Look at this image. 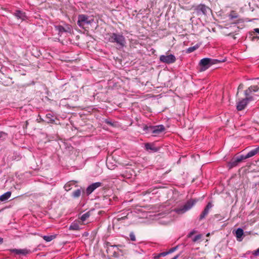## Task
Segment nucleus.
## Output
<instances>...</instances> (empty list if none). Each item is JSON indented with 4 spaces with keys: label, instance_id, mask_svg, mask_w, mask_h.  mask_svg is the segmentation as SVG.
I'll use <instances>...</instances> for the list:
<instances>
[{
    "label": "nucleus",
    "instance_id": "nucleus-38",
    "mask_svg": "<svg viewBox=\"0 0 259 259\" xmlns=\"http://www.w3.org/2000/svg\"><path fill=\"white\" fill-rule=\"evenodd\" d=\"M196 233V231L195 230H192L187 235L188 238H191L193 235L195 234Z\"/></svg>",
    "mask_w": 259,
    "mask_h": 259
},
{
    "label": "nucleus",
    "instance_id": "nucleus-1",
    "mask_svg": "<svg viewBox=\"0 0 259 259\" xmlns=\"http://www.w3.org/2000/svg\"><path fill=\"white\" fill-rule=\"evenodd\" d=\"M109 35L108 41L112 43H116L117 46V48L120 49L125 46V38L122 34L116 33H111L109 34Z\"/></svg>",
    "mask_w": 259,
    "mask_h": 259
},
{
    "label": "nucleus",
    "instance_id": "nucleus-33",
    "mask_svg": "<svg viewBox=\"0 0 259 259\" xmlns=\"http://www.w3.org/2000/svg\"><path fill=\"white\" fill-rule=\"evenodd\" d=\"M104 122L107 124L111 125L112 126H113L114 125V124H115L114 122H112V121H111V120H109L108 119H105Z\"/></svg>",
    "mask_w": 259,
    "mask_h": 259
},
{
    "label": "nucleus",
    "instance_id": "nucleus-25",
    "mask_svg": "<svg viewBox=\"0 0 259 259\" xmlns=\"http://www.w3.org/2000/svg\"><path fill=\"white\" fill-rule=\"evenodd\" d=\"M234 157L238 164L241 162H242L243 160L246 159L244 155H241L238 156H235Z\"/></svg>",
    "mask_w": 259,
    "mask_h": 259
},
{
    "label": "nucleus",
    "instance_id": "nucleus-19",
    "mask_svg": "<svg viewBox=\"0 0 259 259\" xmlns=\"http://www.w3.org/2000/svg\"><path fill=\"white\" fill-rule=\"evenodd\" d=\"M11 195V192L10 191L7 192L5 193L0 196V200L1 201H5L10 198Z\"/></svg>",
    "mask_w": 259,
    "mask_h": 259
},
{
    "label": "nucleus",
    "instance_id": "nucleus-6",
    "mask_svg": "<svg viewBox=\"0 0 259 259\" xmlns=\"http://www.w3.org/2000/svg\"><path fill=\"white\" fill-rule=\"evenodd\" d=\"M165 128L163 125L160 124L155 126H150L148 128V131L153 134L154 136L158 135L164 132Z\"/></svg>",
    "mask_w": 259,
    "mask_h": 259
},
{
    "label": "nucleus",
    "instance_id": "nucleus-29",
    "mask_svg": "<svg viewBox=\"0 0 259 259\" xmlns=\"http://www.w3.org/2000/svg\"><path fill=\"white\" fill-rule=\"evenodd\" d=\"M81 192V189H77L75 191L73 192L72 196L74 198H78L80 196Z\"/></svg>",
    "mask_w": 259,
    "mask_h": 259
},
{
    "label": "nucleus",
    "instance_id": "nucleus-32",
    "mask_svg": "<svg viewBox=\"0 0 259 259\" xmlns=\"http://www.w3.org/2000/svg\"><path fill=\"white\" fill-rule=\"evenodd\" d=\"M202 237V235L201 234H198V235H197L196 236H195L192 239V241L193 242H197L198 240H200Z\"/></svg>",
    "mask_w": 259,
    "mask_h": 259
},
{
    "label": "nucleus",
    "instance_id": "nucleus-22",
    "mask_svg": "<svg viewBox=\"0 0 259 259\" xmlns=\"http://www.w3.org/2000/svg\"><path fill=\"white\" fill-rule=\"evenodd\" d=\"M128 213H127L126 214H125L124 213L119 214L116 217V219L118 221L124 220L128 218Z\"/></svg>",
    "mask_w": 259,
    "mask_h": 259
},
{
    "label": "nucleus",
    "instance_id": "nucleus-16",
    "mask_svg": "<svg viewBox=\"0 0 259 259\" xmlns=\"http://www.w3.org/2000/svg\"><path fill=\"white\" fill-rule=\"evenodd\" d=\"M243 230L240 228H238L235 232V236L237 238V240L239 241H241L242 240V236L243 235Z\"/></svg>",
    "mask_w": 259,
    "mask_h": 259
},
{
    "label": "nucleus",
    "instance_id": "nucleus-14",
    "mask_svg": "<svg viewBox=\"0 0 259 259\" xmlns=\"http://www.w3.org/2000/svg\"><path fill=\"white\" fill-rule=\"evenodd\" d=\"M145 148L146 150L152 152H157L159 150V148L155 147L153 143H146L145 144Z\"/></svg>",
    "mask_w": 259,
    "mask_h": 259
},
{
    "label": "nucleus",
    "instance_id": "nucleus-23",
    "mask_svg": "<svg viewBox=\"0 0 259 259\" xmlns=\"http://www.w3.org/2000/svg\"><path fill=\"white\" fill-rule=\"evenodd\" d=\"M91 210H90V211H88V212H85V213L83 214L80 217V219L81 220V221L82 222H84L85 221V220H87V219L88 218H89L90 217V216L91 215Z\"/></svg>",
    "mask_w": 259,
    "mask_h": 259
},
{
    "label": "nucleus",
    "instance_id": "nucleus-5",
    "mask_svg": "<svg viewBox=\"0 0 259 259\" xmlns=\"http://www.w3.org/2000/svg\"><path fill=\"white\" fill-rule=\"evenodd\" d=\"M193 8L194 10V13H195L197 16L201 15H206L207 11L210 10L209 7L202 4L194 7Z\"/></svg>",
    "mask_w": 259,
    "mask_h": 259
},
{
    "label": "nucleus",
    "instance_id": "nucleus-41",
    "mask_svg": "<svg viewBox=\"0 0 259 259\" xmlns=\"http://www.w3.org/2000/svg\"><path fill=\"white\" fill-rule=\"evenodd\" d=\"M243 88V84H240L238 88V90H241Z\"/></svg>",
    "mask_w": 259,
    "mask_h": 259
},
{
    "label": "nucleus",
    "instance_id": "nucleus-26",
    "mask_svg": "<svg viewBox=\"0 0 259 259\" xmlns=\"http://www.w3.org/2000/svg\"><path fill=\"white\" fill-rule=\"evenodd\" d=\"M234 157L238 164L241 162H242L243 160L246 159L244 155H241L238 156H235Z\"/></svg>",
    "mask_w": 259,
    "mask_h": 259
},
{
    "label": "nucleus",
    "instance_id": "nucleus-40",
    "mask_svg": "<svg viewBox=\"0 0 259 259\" xmlns=\"http://www.w3.org/2000/svg\"><path fill=\"white\" fill-rule=\"evenodd\" d=\"M169 253H168V251H164V252H161L160 253V256H166V255L168 254Z\"/></svg>",
    "mask_w": 259,
    "mask_h": 259
},
{
    "label": "nucleus",
    "instance_id": "nucleus-34",
    "mask_svg": "<svg viewBox=\"0 0 259 259\" xmlns=\"http://www.w3.org/2000/svg\"><path fill=\"white\" fill-rule=\"evenodd\" d=\"M130 240L132 241H135L136 240V236L134 233V232H131L130 234Z\"/></svg>",
    "mask_w": 259,
    "mask_h": 259
},
{
    "label": "nucleus",
    "instance_id": "nucleus-36",
    "mask_svg": "<svg viewBox=\"0 0 259 259\" xmlns=\"http://www.w3.org/2000/svg\"><path fill=\"white\" fill-rule=\"evenodd\" d=\"M106 165H107V166L108 167V168L110 169H113L115 167V165H110V163L108 161V160H107Z\"/></svg>",
    "mask_w": 259,
    "mask_h": 259
},
{
    "label": "nucleus",
    "instance_id": "nucleus-35",
    "mask_svg": "<svg viewBox=\"0 0 259 259\" xmlns=\"http://www.w3.org/2000/svg\"><path fill=\"white\" fill-rule=\"evenodd\" d=\"M246 97L244 98L247 102V104L249 101H252L253 100V98L252 96H250V95H248V96H245Z\"/></svg>",
    "mask_w": 259,
    "mask_h": 259
},
{
    "label": "nucleus",
    "instance_id": "nucleus-30",
    "mask_svg": "<svg viewBox=\"0 0 259 259\" xmlns=\"http://www.w3.org/2000/svg\"><path fill=\"white\" fill-rule=\"evenodd\" d=\"M229 17L230 20H233L234 19L238 18V15L237 14V13L235 12V11H232L229 15Z\"/></svg>",
    "mask_w": 259,
    "mask_h": 259
},
{
    "label": "nucleus",
    "instance_id": "nucleus-18",
    "mask_svg": "<svg viewBox=\"0 0 259 259\" xmlns=\"http://www.w3.org/2000/svg\"><path fill=\"white\" fill-rule=\"evenodd\" d=\"M12 253H14L16 254H23L26 255L28 253V251L26 249H12L10 250Z\"/></svg>",
    "mask_w": 259,
    "mask_h": 259
},
{
    "label": "nucleus",
    "instance_id": "nucleus-28",
    "mask_svg": "<svg viewBox=\"0 0 259 259\" xmlns=\"http://www.w3.org/2000/svg\"><path fill=\"white\" fill-rule=\"evenodd\" d=\"M56 238V235H50V236H43L42 238L46 241V242H50L54 239Z\"/></svg>",
    "mask_w": 259,
    "mask_h": 259
},
{
    "label": "nucleus",
    "instance_id": "nucleus-3",
    "mask_svg": "<svg viewBox=\"0 0 259 259\" xmlns=\"http://www.w3.org/2000/svg\"><path fill=\"white\" fill-rule=\"evenodd\" d=\"M94 21V19L92 16L80 14L78 16L77 24L80 27L84 28L86 25H91Z\"/></svg>",
    "mask_w": 259,
    "mask_h": 259
},
{
    "label": "nucleus",
    "instance_id": "nucleus-8",
    "mask_svg": "<svg viewBox=\"0 0 259 259\" xmlns=\"http://www.w3.org/2000/svg\"><path fill=\"white\" fill-rule=\"evenodd\" d=\"M102 186L101 182H96L89 185L85 190V193L87 196L90 195L95 189Z\"/></svg>",
    "mask_w": 259,
    "mask_h": 259
},
{
    "label": "nucleus",
    "instance_id": "nucleus-42",
    "mask_svg": "<svg viewBox=\"0 0 259 259\" xmlns=\"http://www.w3.org/2000/svg\"><path fill=\"white\" fill-rule=\"evenodd\" d=\"M160 257H161V256H160V253L158 254L156 256H155V258H160Z\"/></svg>",
    "mask_w": 259,
    "mask_h": 259
},
{
    "label": "nucleus",
    "instance_id": "nucleus-43",
    "mask_svg": "<svg viewBox=\"0 0 259 259\" xmlns=\"http://www.w3.org/2000/svg\"><path fill=\"white\" fill-rule=\"evenodd\" d=\"M3 242V238L0 237V244H2Z\"/></svg>",
    "mask_w": 259,
    "mask_h": 259
},
{
    "label": "nucleus",
    "instance_id": "nucleus-9",
    "mask_svg": "<svg viewBox=\"0 0 259 259\" xmlns=\"http://www.w3.org/2000/svg\"><path fill=\"white\" fill-rule=\"evenodd\" d=\"M12 14L18 19L20 20L21 21H25L27 19V17L26 15L25 12L17 10Z\"/></svg>",
    "mask_w": 259,
    "mask_h": 259
},
{
    "label": "nucleus",
    "instance_id": "nucleus-13",
    "mask_svg": "<svg viewBox=\"0 0 259 259\" xmlns=\"http://www.w3.org/2000/svg\"><path fill=\"white\" fill-rule=\"evenodd\" d=\"M247 105V103L245 99H243L240 101L238 102L237 105V109L238 111H241L243 110L246 105Z\"/></svg>",
    "mask_w": 259,
    "mask_h": 259
},
{
    "label": "nucleus",
    "instance_id": "nucleus-7",
    "mask_svg": "<svg viewBox=\"0 0 259 259\" xmlns=\"http://www.w3.org/2000/svg\"><path fill=\"white\" fill-rule=\"evenodd\" d=\"M160 61L166 64H171L174 63L176 58L174 55L170 54L168 55H161L159 57Z\"/></svg>",
    "mask_w": 259,
    "mask_h": 259
},
{
    "label": "nucleus",
    "instance_id": "nucleus-4",
    "mask_svg": "<svg viewBox=\"0 0 259 259\" xmlns=\"http://www.w3.org/2000/svg\"><path fill=\"white\" fill-rule=\"evenodd\" d=\"M197 202L195 199H190L188 200L185 204L179 207L176 208L175 211L178 214H182L190 209Z\"/></svg>",
    "mask_w": 259,
    "mask_h": 259
},
{
    "label": "nucleus",
    "instance_id": "nucleus-15",
    "mask_svg": "<svg viewBox=\"0 0 259 259\" xmlns=\"http://www.w3.org/2000/svg\"><path fill=\"white\" fill-rule=\"evenodd\" d=\"M258 153H259V146L254 149L251 150L247 154L244 155H245L246 158L247 159V158H250V157L256 155Z\"/></svg>",
    "mask_w": 259,
    "mask_h": 259
},
{
    "label": "nucleus",
    "instance_id": "nucleus-39",
    "mask_svg": "<svg viewBox=\"0 0 259 259\" xmlns=\"http://www.w3.org/2000/svg\"><path fill=\"white\" fill-rule=\"evenodd\" d=\"M252 254H253L255 256L259 255V248H257L256 250L253 251L252 252Z\"/></svg>",
    "mask_w": 259,
    "mask_h": 259
},
{
    "label": "nucleus",
    "instance_id": "nucleus-10",
    "mask_svg": "<svg viewBox=\"0 0 259 259\" xmlns=\"http://www.w3.org/2000/svg\"><path fill=\"white\" fill-rule=\"evenodd\" d=\"M212 206L213 204L211 202H209L207 203L204 210L202 211V212L199 215V220L200 221L205 219V218L208 215L210 209L212 207Z\"/></svg>",
    "mask_w": 259,
    "mask_h": 259
},
{
    "label": "nucleus",
    "instance_id": "nucleus-17",
    "mask_svg": "<svg viewBox=\"0 0 259 259\" xmlns=\"http://www.w3.org/2000/svg\"><path fill=\"white\" fill-rule=\"evenodd\" d=\"M80 229L79 224V221L72 223L69 227V230H73V231H78Z\"/></svg>",
    "mask_w": 259,
    "mask_h": 259
},
{
    "label": "nucleus",
    "instance_id": "nucleus-21",
    "mask_svg": "<svg viewBox=\"0 0 259 259\" xmlns=\"http://www.w3.org/2000/svg\"><path fill=\"white\" fill-rule=\"evenodd\" d=\"M55 29L58 31L59 34L61 35L63 33L67 32L65 28L62 25H56L55 26Z\"/></svg>",
    "mask_w": 259,
    "mask_h": 259
},
{
    "label": "nucleus",
    "instance_id": "nucleus-11",
    "mask_svg": "<svg viewBox=\"0 0 259 259\" xmlns=\"http://www.w3.org/2000/svg\"><path fill=\"white\" fill-rule=\"evenodd\" d=\"M249 38L252 41L259 40V28H255L253 31L250 32Z\"/></svg>",
    "mask_w": 259,
    "mask_h": 259
},
{
    "label": "nucleus",
    "instance_id": "nucleus-24",
    "mask_svg": "<svg viewBox=\"0 0 259 259\" xmlns=\"http://www.w3.org/2000/svg\"><path fill=\"white\" fill-rule=\"evenodd\" d=\"M46 121L47 123H53L55 121L52 114L48 113L46 115Z\"/></svg>",
    "mask_w": 259,
    "mask_h": 259
},
{
    "label": "nucleus",
    "instance_id": "nucleus-27",
    "mask_svg": "<svg viewBox=\"0 0 259 259\" xmlns=\"http://www.w3.org/2000/svg\"><path fill=\"white\" fill-rule=\"evenodd\" d=\"M199 47V45L197 44L193 47H189V48H188L186 50V52L187 53H192V52H194V51H195L196 50H197Z\"/></svg>",
    "mask_w": 259,
    "mask_h": 259
},
{
    "label": "nucleus",
    "instance_id": "nucleus-20",
    "mask_svg": "<svg viewBox=\"0 0 259 259\" xmlns=\"http://www.w3.org/2000/svg\"><path fill=\"white\" fill-rule=\"evenodd\" d=\"M238 164L237 163L234 157L232 158L231 160L228 163L227 166L229 169L232 168L234 167L237 166Z\"/></svg>",
    "mask_w": 259,
    "mask_h": 259
},
{
    "label": "nucleus",
    "instance_id": "nucleus-12",
    "mask_svg": "<svg viewBox=\"0 0 259 259\" xmlns=\"http://www.w3.org/2000/svg\"><path fill=\"white\" fill-rule=\"evenodd\" d=\"M259 90V87L256 85H253L249 87L247 90L244 91L245 96L250 95L252 92H256Z\"/></svg>",
    "mask_w": 259,
    "mask_h": 259
},
{
    "label": "nucleus",
    "instance_id": "nucleus-31",
    "mask_svg": "<svg viewBox=\"0 0 259 259\" xmlns=\"http://www.w3.org/2000/svg\"><path fill=\"white\" fill-rule=\"evenodd\" d=\"M74 184L73 181H70L66 183L64 186V189L66 191H68L71 189V186Z\"/></svg>",
    "mask_w": 259,
    "mask_h": 259
},
{
    "label": "nucleus",
    "instance_id": "nucleus-45",
    "mask_svg": "<svg viewBox=\"0 0 259 259\" xmlns=\"http://www.w3.org/2000/svg\"><path fill=\"white\" fill-rule=\"evenodd\" d=\"M115 253H116V252H114V254H113V255H114V254H115Z\"/></svg>",
    "mask_w": 259,
    "mask_h": 259
},
{
    "label": "nucleus",
    "instance_id": "nucleus-44",
    "mask_svg": "<svg viewBox=\"0 0 259 259\" xmlns=\"http://www.w3.org/2000/svg\"><path fill=\"white\" fill-rule=\"evenodd\" d=\"M3 134H5L3 132H0V138L2 137Z\"/></svg>",
    "mask_w": 259,
    "mask_h": 259
},
{
    "label": "nucleus",
    "instance_id": "nucleus-37",
    "mask_svg": "<svg viewBox=\"0 0 259 259\" xmlns=\"http://www.w3.org/2000/svg\"><path fill=\"white\" fill-rule=\"evenodd\" d=\"M178 248V246H176L175 247H172L170 249H169L168 251L169 254L172 253L173 252L175 251Z\"/></svg>",
    "mask_w": 259,
    "mask_h": 259
},
{
    "label": "nucleus",
    "instance_id": "nucleus-2",
    "mask_svg": "<svg viewBox=\"0 0 259 259\" xmlns=\"http://www.w3.org/2000/svg\"><path fill=\"white\" fill-rule=\"evenodd\" d=\"M224 60L204 58L202 59L199 65L200 67V71H204L209 68L211 65L224 62Z\"/></svg>",
    "mask_w": 259,
    "mask_h": 259
}]
</instances>
